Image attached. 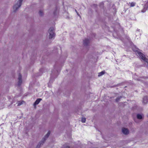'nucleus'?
Returning <instances> with one entry per match:
<instances>
[{
    "mask_svg": "<svg viewBox=\"0 0 148 148\" xmlns=\"http://www.w3.org/2000/svg\"><path fill=\"white\" fill-rule=\"evenodd\" d=\"M42 99L40 98H38L37 99L35 102L34 103V106H36L37 105H38L40 102V101L42 100Z\"/></svg>",
    "mask_w": 148,
    "mask_h": 148,
    "instance_id": "10",
    "label": "nucleus"
},
{
    "mask_svg": "<svg viewBox=\"0 0 148 148\" xmlns=\"http://www.w3.org/2000/svg\"><path fill=\"white\" fill-rule=\"evenodd\" d=\"M123 133L125 134H127L129 133V131L127 129L123 128L122 129Z\"/></svg>",
    "mask_w": 148,
    "mask_h": 148,
    "instance_id": "7",
    "label": "nucleus"
},
{
    "mask_svg": "<svg viewBox=\"0 0 148 148\" xmlns=\"http://www.w3.org/2000/svg\"><path fill=\"white\" fill-rule=\"evenodd\" d=\"M89 40L87 39H85L83 42V44L84 45L86 46L89 43Z\"/></svg>",
    "mask_w": 148,
    "mask_h": 148,
    "instance_id": "8",
    "label": "nucleus"
},
{
    "mask_svg": "<svg viewBox=\"0 0 148 148\" xmlns=\"http://www.w3.org/2000/svg\"><path fill=\"white\" fill-rule=\"evenodd\" d=\"M148 8V0H147V2L146 3H145L143 9L142 10V12H145L147 10Z\"/></svg>",
    "mask_w": 148,
    "mask_h": 148,
    "instance_id": "5",
    "label": "nucleus"
},
{
    "mask_svg": "<svg viewBox=\"0 0 148 148\" xmlns=\"http://www.w3.org/2000/svg\"><path fill=\"white\" fill-rule=\"evenodd\" d=\"M137 118L138 119H141L142 118V116L140 114H138L137 115Z\"/></svg>",
    "mask_w": 148,
    "mask_h": 148,
    "instance_id": "14",
    "label": "nucleus"
},
{
    "mask_svg": "<svg viewBox=\"0 0 148 148\" xmlns=\"http://www.w3.org/2000/svg\"><path fill=\"white\" fill-rule=\"evenodd\" d=\"M105 72L104 71H102L98 73V76L99 77L101 76L102 75H104L105 74Z\"/></svg>",
    "mask_w": 148,
    "mask_h": 148,
    "instance_id": "11",
    "label": "nucleus"
},
{
    "mask_svg": "<svg viewBox=\"0 0 148 148\" xmlns=\"http://www.w3.org/2000/svg\"><path fill=\"white\" fill-rule=\"evenodd\" d=\"M75 10V11L77 12V11L76 10Z\"/></svg>",
    "mask_w": 148,
    "mask_h": 148,
    "instance_id": "19",
    "label": "nucleus"
},
{
    "mask_svg": "<svg viewBox=\"0 0 148 148\" xmlns=\"http://www.w3.org/2000/svg\"><path fill=\"white\" fill-rule=\"evenodd\" d=\"M86 121V119L85 118H82V119L81 121L83 123H85V122Z\"/></svg>",
    "mask_w": 148,
    "mask_h": 148,
    "instance_id": "16",
    "label": "nucleus"
},
{
    "mask_svg": "<svg viewBox=\"0 0 148 148\" xmlns=\"http://www.w3.org/2000/svg\"><path fill=\"white\" fill-rule=\"evenodd\" d=\"M148 102V98L147 96H145L143 99V103L145 104L147 103Z\"/></svg>",
    "mask_w": 148,
    "mask_h": 148,
    "instance_id": "9",
    "label": "nucleus"
},
{
    "mask_svg": "<svg viewBox=\"0 0 148 148\" xmlns=\"http://www.w3.org/2000/svg\"><path fill=\"white\" fill-rule=\"evenodd\" d=\"M130 3V7H134L136 5V3L134 2H132L131 3Z\"/></svg>",
    "mask_w": 148,
    "mask_h": 148,
    "instance_id": "13",
    "label": "nucleus"
},
{
    "mask_svg": "<svg viewBox=\"0 0 148 148\" xmlns=\"http://www.w3.org/2000/svg\"><path fill=\"white\" fill-rule=\"evenodd\" d=\"M119 100V98H117L116 99V102H118Z\"/></svg>",
    "mask_w": 148,
    "mask_h": 148,
    "instance_id": "17",
    "label": "nucleus"
},
{
    "mask_svg": "<svg viewBox=\"0 0 148 148\" xmlns=\"http://www.w3.org/2000/svg\"><path fill=\"white\" fill-rule=\"evenodd\" d=\"M18 106H20V105H22V104H23V103L24 102V101H18Z\"/></svg>",
    "mask_w": 148,
    "mask_h": 148,
    "instance_id": "12",
    "label": "nucleus"
},
{
    "mask_svg": "<svg viewBox=\"0 0 148 148\" xmlns=\"http://www.w3.org/2000/svg\"><path fill=\"white\" fill-rule=\"evenodd\" d=\"M39 14L40 16H42L43 14V12L42 10H40L39 12Z\"/></svg>",
    "mask_w": 148,
    "mask_h": 148,
    "instance_id": "15",
    "label": "nucleus"
},
{
    "mask_svg": "<svg viewBox=\"0 0 148 148\" xmlns=\"http://www.w3.org/2000/svg\"><path fill=\"white\" fill-rule=\"evenodd\" d=\"M69 146H67L65 147L64 148H69Z\"/></svg>",
    "mask_w": 148,
    "mask_h": 148,
    "instance_id": "18",
    "label": "nucleus"
},
{
    "mask_svg": "<svg viewBox=\"0 0 148 148\" xmlns=\"http://www.w3.org/2000/svg\"><path fill=\"white\" fill-rule=\"evenodd\" d=\"M23 1V0H19L17 3L14 5L13 9L14 12L17 11L18 8L21 6Z\"/></svg>",
    "mask_w": 148,
    "mask_h": 148,
    "instance_id": "2",
    "label": "nucleus"
},
{
    "mask_svg": "<svg viewBox=\"0 0 148 148\" xmlns=\"http://www.w3.org/2000/svg\"><path fill=\"white\" fill-rule=\"evenodd\" d=\"M18 86H20L21 85L22 82V76L20 74H19L18 75Z\"/></svg>",
    "mask_w": 148,
    "mask_h": 148,
    "instance_id": "6",
    "label": "nucleus"
},
{
    "mask_svg": "<svg viewBox=\"0 0 148 148\" xmlns=\"http://www.w3.org/2000/svg\"><path fill=\"white\" fill-rule=\"evenodd\" d=\"M55 28L54 27H51L49 29L48 32L49 34V38L51 39L55 36L54 33Z\"/></svg>",
    "mask_w": 148,
    "mask_h": 148,
    "instance_id": "1",
    "label": "nucleus"
},
{
    "mask_svg": "<svg viewBox=\"0 0 148 148\" xmlns=\"http://www.w3.org/2000/svg\"><path fill=\"white\" fill-rule=\"evenodd\" d=\"M50 131H49L48 132L47 134L45 136L44 138H43V141H41V142L38 144L36 148H39L40 147L41 145V144H42L46 140V139L48 137L50 134Z\"/></svg>",
    "mask_w": 148,
    "mask_h": 148,
    "instance_id": "4",
    "label": "nucleus"
},
{
    "mask_svg": "<svg viewBox=\"0 0 148 148\" xmlns=\"http://www.w3.org/2000/svg\"><path fill=\"white\" fill-rule=\"evenodd\" d=\"M137 53L139 56L140 58L144 61L147 62L148 66V59L146 58L145 56L140 52H138Z\"/></svg>",
    "mask_w": 148,
    "mask_h": 148,
    "instance_id": "3",
    "label": "nucleus"
}]
</instances>
